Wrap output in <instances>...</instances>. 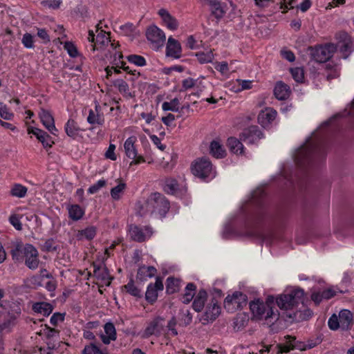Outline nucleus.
<instances>
[{
  "label": "nucleus",
  "instance_id": "50",
  "mask_svg": "<svg viewBox=\"0 0 354 354\" xmlns=\"http://www.w3.org/2000/svg\"><path fill=\"white\" fill-rule=\"evenodd\" d=\"M126 187V184L124 183H120L117 186L113 187L111 190V197L114 200H118L120 198V194L123 192V190Z\"/></svg>",
  "mask_w": 354,
  "mask_h": 354
},
{
  "label": "nucleus",
  "instance_id": "61",
  "mask_svg": "<svg viewBox=\"0 0 354 354\" xmlns=\"http://www.w3.org/2000/svg\"><path fill=\"white\" fill-rule=\"evenodd\" d=\"M106 185V181L104 180H100L97 182V183L90 187V194L96 193L100 188L104 187Z\"/></svg>",
  "mask_w": 354,
  "mask_h": 354
},
{
  "label": "nucleus",
  "instance_id": "59",
  "mask_svg": "<svg viewBox=\"0 0 354 354\" xmlns=\"http://www.w3.org/2000/svg\"><path fill=\"white\" fill-rule=\"evenodd\" d=\"M192 321V315L190 312L187 310L185 313H183L182 317V324H180L183 326H187L191 324Z\"/></svg>",
  "mask_w": 354,
  "mask_h": 354
},
{
  "label": "nucleus",
  "instance_id": "9",
  "mask_svg": "<svg viewBox=\"0 0 354 354\" xmlns=\"http://www.w3.org/2000/svg\"><path fill=\"white\" fill-rule=\"evenodd\" d=\"M337 44H335L342 53L343 57L346 59L353 51V41L351 37L346 32L341 31L335 34Z\"/></svg>",
  "mask_w": 354,
  "mask_h": 354
},
{
  "label": "nucleus",
  "instance_id": "45",
  "mask_svg": "<svg viewBox=\"0 0 354 354\" xmlns=\"http://www.w3.org/2000/svg\"><path fill=\"white\" fill-rule=\"evenodd\" d=\"M90 354H109L106 346H103L100 344L90 343Z\"/></svg>",
  "mask_w": 354,
  "mask_h": 354
},
{
  "label": "nucleus",
  "instance_id": "42",
  "mask_svg": "<svg viewBox=\"0 0 354 354\" xmlns=\"http://www.w3.org/2000/svg\"><path fill=\"white\" fill-rule=\"evenodd\" d=\"M27 190L25 186L21 184H15L11 189L10 194L13 196L23 198L26 195Z\"/></svg>",
  "mask_w": 354,
  "mask_h": 354
},
{
  "label": "nucleus",
  "instance_id": "25",
  "mask_svg": "<svg viewBox=\"0 0 354 354\" xmlns=\"http://www.w3.org/2000/svg\"><path fill=\"white\" fill-rule=\"evenodd\" d=\"M207 293L206 290L204 289H201L198 292L192 303L193 309L196 312H201L205 306V304L207 301Z\"/></svg>",
  "mask_w": 354,
  "mask_h": 354
},
{
  "label": "nucleus",
  "instance_id": "28",
  "mask_svg": "<svg viewBox=\"0 0 354 354\" xmlns=\"http://www.w3.org/2000/svg\"><path fill=\"white\" fill-rule=\"evenodd\" d=\"M227 146L232 153L236 154H242L243 152V145L241 140L234 137H230L227 139Z\"/></svg>",
  "mask_w": 354,
  "mask_h": 354
},
{
  "label": "nucleus",
  "instance_id": "44",
  "mask_svg": "<svg viewBox=\"0 0 354 354\" xmlns=\"http://www.w3.org/2000/svg\"><path fill=\"white\" fill-rule=\"evenodd\" d=\"M157 270L153 266H142L140 268L137 272V278L142 279V272H147V277L151 278L155 276Z\"/></svg>",
  "mask_w": 354,
  "mask_h": 354
},
{
  "label": "nucleus",
  "instance_id": "3",
  "mask_svg": "<svg viewBox=\"0 0 354 354\" xmlns=\"http://www.w3.org/2000/svg\"><path fill=\"white\" fill-rule=\"evenodd\" d=\"M136 207L137 213L141 216L156 214L165 217L170 208V203L164 195L155 192L151 194L144 203L138 202Z\"/></svg>",
  "mask_w": 354,
  "mask_h": 354
},
{
  "label": "nucleus",
  "instance_id": "29",
  "mask_svg": "<svg viewBox=\"0 0 354 354\" xmlns=\"http://www.w3.org/2000/svg\"><path fill=\"white\" fill-rule=\"evenodd\" d=\"M211 7V14L216 18L217 20H220L223 17L225 14V11L221 6V0H214L209 3Z\"/></svg>",
  "mask_w": 354,
  "mask_h": 354
},
{
  "label": "nucleus",
  "instance_id": "43",
  "mask_svg": "<svg viewBox=\"0 0 354 354\" xmlns=\"http://www.w3.org/2000/svg\"><path fill=\"white\" fill-rule=\"evenodd\" d=\"M24 247L22 244L18 243L15 248L11 250V254L13 260L21 261L24 259Z\"/></svg>",
  "mask_w": 354,
  "mask_h": 354
},
{
  "label": "nucleus",
  "instance_id": "60",
  "mask_svg": "<svg viewBox=\"0 0 354 354\" xmlns=\"http://www.w3.org/2000/svg\"><path fill=\"white\" fill-rule=\"evenodd\" d=\"M196 82V80L189 77V78H187V79H185L184 80H183L182 86L185 90H187V89L193 88Z\"/></svg>",
  "mask_w": 354,
  "mask_h": 354
},
{
  "label": "nucleus",
  "instance_id": "54",
  "mask_svg": "<svg viewBox=\"0 0 354 354\" xmlns=\"http://www.w3.org/2000/svg\"><path fill=\"white\" fill-rule=\"evenodd\" d=\"M22 44L27 48H32L33 45V37L30 33H26L22 38Z\"/></svg>",
  "mask_w": 354,
  "mask_h": 354
},
{
  "label": "nucleus",
  "instance_id": "22",
  "mask_svg": "<svg viewBox=\"0 0 354 354\" xmlns=\"http://www.w3.org/2000/svg\"><path fill=\"white\" fill-rule=\"evenodd\" d=\"M339 319L342 330H348L353 324V314L346 309L342 310L339 313Z\"/></svg>",
  "mask_w": 354,
  "mask_h": 354
},
{
  "label": "nucleus",
  "instance_id": "55",
  "mask_svg": "<svg viewBox=\"0 0 354 354\" xmlns=\"http://www.w3.org/2000/svg\"><path fill=\"white\" fill-rule=\"evenodd\" d=\"M65 313H55L50 317V322L53 326H57L59 322L64 320Z\"/></svg>",
  "mask_w": 354,
  "mask_h": 354
},
{
  "label": "nucleus",
  "instance_id": "27",
  "mask_svg": "<svg viewBox=\"0 0 354 354\" xmlns=\"http://www.w3.org/2000/svg\"><path fill=\"white\" fill-rule=\"evenodd\" d=\"M209 153L216 158H223L226 156V151L223 146L217 140L210 142Z\"/></svg>",
  "mask_w": 354,
  "mask_h": 354
},
{
  "label": "nucleus",
  "instance_id": "10",
  "mask_svg": "<svg viewBox=\"0 0 354 354\" xmlns=\"http://www.w3.org/2000/svg\"><path fill=\"white\" fill-rule=\"evenodd\" d=\"M146 37L156 50L163 46L166 40L164 32L156 26H151L147 28Z\"/></svg>",
  "mask_w": 354,
  "mask_h": 354
},
{
  "label": "nucleus",
  "instance_id": "4",
  "mask_svg": "<svg viewBox=\"0 0 354 354\" xmlns=\"http://www.w3.org/2000/svg\"><path fill=\"white\" fill-rule=\"evenodd\" d=\"M93 266V278L96 281H93V283L97 284V288L102 293L101 287L109 286L111 284V280L113 279L111 277L108 272L106 267L103 261L101 262H93L92 263Z\"/></svg>",
  "mask_w": 354,
  "mask_h": 354
},
{
  "label": "nucleus",
  "instance_id": "16",
  "mask_svg": "<svg viewBox=\"0 0 354 354\" xmlns=\"http://www.w3.org/2000/svg\"><path fill=\"white\" fill-rule=\"evenodd\" d=\"M164 286L160 277H157L155 283H151L147 286L145 293V299L151 304H153L158 298V291L162 290Z\"/></svg>",
  "mask_w": 354,
  "mask_h": 354
},
{
  "label": "nucleus",
  "instance_id": "57",
  "mask_svg": "<svg viewBox=\"0 0 354 354\" xmlns=\"http://www.w3.org/2000/svg\"><path fill=\"white\" fill-rule=\"evenodd\" d=\"M9 221L16 230H21L22 229V224L17 215H11Z\"/></svg>",
  "mask_w": 354,
  "mask_h": 354
},
{
  "label": "nucleus",
  "instance_id": "15",
  "mask_svg": "<svg viewBox=\"0 0 354 354\" xmlns=\"http://www.w3.org/2000/svg\"><path fill=\"white\" fill-rule=\"evenodd\" d=\"M152 229L149 226L141 228L137 225H131L129 228V234L131 238L137 242H143L152 234Z\"/></svg>",
  "mask_w": 354,
  "mask_h": 354
},
{
  "label": "nucleus",
  "instance_id": "23",
  "mask_svg": "<svg viewBox=\"0 0 354 354\" xmlns=\"http://www.w3.org/2000/svg\"><path fill=\"white\" fill-rule=\"evenodd\" d=\"M290 94V88L288 85L281 81L277 82L274 88V95L279 100L288 99Z\"/></svg>",
  "mask_w": 354,
  "mask_h": 354
},
{
  "label": "nucleus",
  "instance_id": "11",
  "mask_svg": "<svg viewBox=\"0 0 354 354\" xmlns=\"http://www.w3.org/2000/svg\"><path fill=\"white\" fill-rule=\"evenodd\" d=\"M135 137H130L126 140L124 144V148L126 156L133 160L130 162V166L138 165L145 162V158L142 156H138L137 149L135 145Z\"/></svg>",
  "mask_w": 354,
  "mask_h": 354
},
{
  "label": "nucleus",
  "instance_id": "37",
  "mask_svg": "<svg viewBox=\"0 0 354 354\" xmlns=\"http://www.w3.org/2000/svg\"><path fill=\"white\" fill-rule=\"evenodd\" d=\"M65 130L66 134L70 137H75L76 135L79 134V132L81 131L79 127H77L76 122L73 120H69L66 126Z\"/></svg>",
  "mask_w": 354,
  "mask_h": 354
},
{
  "label": "nucleus",
  "instance_id": "48",
  "mask_svg": "<svg viewBox=\"0 0 354 354\" xmlns=\"http://www.w3.org/2000/svg\"><path fill=\"white\" fill-rule=\"evenodd\" d=\"M127 60L138 66H144L146 65V60L144 57L138 55H130L127 56Z\"/></svg>",
  "mask_w": 354,
  "mask_h": 354
},
{
  "label": "nucleus",
  "instance_id": "7",
  "mask_svg": "<svg viewBox=\"0 0 354 354\" xmlns=\"http://www.w3.org/2000/svg\"><path fill=\"white\" fill-rule=\"evenodd\" d=\"M248 297L241 292L236 291L232 295H228L224 301V308L229 312L242 309L247 305Z\"/></svg>",
  "mask_w": 354,
  "mask_h": 354
},
{
  "label": "nucleus",
  "instance_id": "13",
  "mask_svg": "<svg viewBox=\"0 0 354 354\" xmlns=\"http://www.w3.org/2000/svg\"><path fill=\"white\" fill-rule=\"evenodd\" d=\"M37 249L31 244H26L24 247V258L26 266L30 270L38 268L39 260Z\"/></svg>",
  "mask_w": 354,
  "mask_h": 354
},
{
  "label": "nucleus",
  "instance_id": "20",
  "mask_svg": "<svg viewBox=\"0 0 354 354\" xmlns=\"http://www.w3.org/2000/svg\"><path fill=\"white\" fill-rule=\"evenodd\" d=\"M277 112L272 108H266L258 115V122L263 127H268L277 117Z\"/></svg>",
  "mask_w": 354,
  "mask_h": 354
},
{
  "label": "nucleus",
  "instance_id": "26",
  "mask_svg": "<svg viewBox=\"0 0 354 354\" xmlns=\"http://www.w3.org/2000/svg\"><path fill=\"white\" fill-rule=\"evenodd\" d=\"M158 14L162 17L164 23L169 29L172 30L177 29L178 26L177 20L173 17L167 10L160 9L158 11Z\"/></svg>",
  "mask_w": 354,
  "mask_h": 354
},
{
  "label": "nucleus",
  "instance_id": "21",
  "mask_svg": "<svg viewBox=\"0 0 354 354\" xmlns=\"http://www.w3.org/2000/svg\"><path fill=\"white\" fill-rule=\"evenodd\" d=\"M221 313V307L217 301L213 299L211 303L207 306L206 310L203 315V319L207 322L214 321Z\"/></svg>",
  "mask_w": 354,
  "mask_h": 354
},
{
  "label": "nucleus",
  "instance_id": "56",
  "mask_svg": "<svg viewBox=\"0 0 354 354\" xmlns=\"http://www.w3.org/2000/svg\"><path fill=\"white\" fill-rule=\"evenodd\" d=\"M0 116L4 120H10L13 117V114L8 111L6 105L0 103Z\"/></svg>",
  "mask_w": 354,
  "mask_h": 354
},
{
  "label": "nucleus",
  "instance_id": "32",
  "mask_svg": "<svg viewBox=\"0 0 354 354\" xmlns=\"http://www.w3.org/2000/svg\"><path fill=\"white\" fill-rule=\"evenodd\" d=\"M96 103V102H95ZM104 122L103 113L101 112V106L95 104V111L90 110V124H102Z\"/></svg>",
  "mask_w": 354,
  "mask_h": 354
},
{
  "label": "nucleus",
  "instance_id": "58",
  "mask_svg": "<svg viewBox=\"0 0 354 354\" xmlns=\"http://www.w3.org/2000/svg\"><path fill=\"white\" fill-rule=\"evenodd\" d=\"M115 149V145L113 144H110L107 151L105 153L106 158L111 160H115L117 157L114 152Z\"/></svg>",
  "mask_w": 354,
  "mask_h": 354
},
{
  "label": "nucleus",
  "instance_id": "6",
  "mask_svg": "<svg viewBox=\"0 0 354 354\" xmlns=\"http://www.w3.org/2000/svg\"><path fill=\"white\" fill-rule=\"evenodd\" d=\"M102 21H100L95 26V30H90V42L91 46L93 47V50H100L108 44L110 41L109 38L107 37L105 34L106 31L102 30Z\"/></svg>",
  "mask_w": 354,
  "mask_h": 354
},
{
  "label": "nucleus",
  "instance_id": "18",
  "mask_svg": "<svg viewBox=\"0 0 354 354\" xmlns=\"http://www.w3.org/2000/svg\"><path fill=\"white\" fill-rule=\"evenodd\" d=\"M181 51L180 44L172 37H169L166 47V55L178 59L181 57Z\"/></svg>",
  "mask_w": 354,
  "mask_h": 354
},
{
  "label": "nucleus",
  "instance_id": "34",
  "mask_svg": "<svg viewBox=\"0 0 354 354\" xmlns=\"http://www.w3.org/2000/svg\"><path fill=\"white\" fill-rule=\"evenodd\" d=\"M248 323V318L245 315L239 314L234 318L233 322V327L234 330L239 331L243 329Z\"/></svg>",
  "mask_w": 354,
  "mask_h": 354
},
{
  "label": "nucleus",
  "instance_id": "1",
  "mask_svg": "<svg viewBox=\"0 0 354 354\" xmlns=\"http://www.w3.org/2000/svg\"><path fill=\"white\" fill-rule=\"evenodd\" d=\"M304 290L296 288L276 298L270 295L265 303L259 299L251 301L250 308L254 317L258 319H264L267 324L272 325L279 318V311L274 307L275 304L281 310H292L300 303H304Z\"/></svg>",
  "mask_w": 354,
  "mask_h": 354
},
{
  "label": "nucleus",
  "instance_id": "64",
  "mask_svg": "<svg viewBox=\"0 0 354 354\" xmlns=\"http://www.w3.org/2000/svg\"><path fill=\"white\" fill-rule=\"evenodd\" d=\"M150 138L159 149L161 151H164L165 149L166 146L161 143L160 139L158 136L152 135L150 136Z\"/></svg>",
  "mask_w": 354,
  "mask_h": 354
},
{
  "label": "nucleus",
  "instance_id": "17",
  "mask_svg": "<svg viewBox=\"0 0 354 354\" xmlns=\"http://www.w3.org/2000/svg\"><path fill=\"white\" fill-rule=\"evenodd\" d=\"M163 318L158 317L151 321L145 328L142 337L144 338H148L150 336L155 335L160 336L164 328V326L162 324Z\"/></svg>",
  "mask_w": 354,
  "mask_h": 354
},
{
  "label": "nucleus",
  "instance_id": "30",
  "mask_svg": "<svg viewBox=\"0 0 354 354\" xmlns=\"http://www.w3.org/2000/svg\"><path fill=\"white\" fill-rule=\"evenodd\" d=\"M180 281L173 277H169L166 281V293L168 295H172L177 292L180 290Z\"/></svg>",
  "mask_w": 354,
  "mask_h": 354
},
{
  "label": "nucleus",
  "instance_id": "46",
  "mask_svg": "<svg viewBox=\"0 0 354 354\" xmlns=\"http://www.w3.org/2000/svg\"><path fill=\"white\" fill-rule=\"evenodd\" d=\"M28 133H32L36 138L41 142L43 145L45 138H48V133L44 131L39 129L38 128L32 127L28 129Z\"/></svg>",
  "mask_w": 354,
  "mask_h": 354
},
{
  "label": "nucleus",
  "instance_id": "35",
  "mask_svg": "<svg viewBox=\"0 0 354 354\" xmlns=\"http://www.w3.org/2000/svg\"><path fill=\"white\" fill-rule=\"evenodd\" d=\"M113 86L118 88L120 93H123L124 95L129 97H133V95L129 91L128 84L122 79H117L113 82Z\"/></svg>",
  "mask_w": 354,
  "mask_h": 354
},
{
  "label": "nucleus",
  "instance_id": "31",
  "mask_svg": "<svg viewBox=\"0 0 354 354\" xmlns=\"http://www.w3.org/2000/svg\"><path fill=\"white\" fill-rule=\"evenodd\" d=\"M196 292V286L194 283H189L185 287V293L182 297L184 304H189L194 298Z\"/></svg>",
  "mask_w": 354,
  "mask_h": 354
},
{
  "label": "nucleus",
  "instance_id": "49",
  "mask_svg": "<svg viewBox=\"0 0 354 354\" xmlns=\"http://www.w3.org/2000/svg\"><path fill=\"white\" fill-rule=\"evenodd\" d=\"M291 75L297 82H302L304 79V73L302 68L296 67L290 69Z\"/></svg>",
  "mask_w": 354,
  "mask_h": 354
},
{
  "label": "nucleus",
  "instance_id": "51",
  "mask_svg": "<svg viewBox=\"0 0 354 354\" xmlns=\"http://www.w3.org/2000/svg\"><path fill=\"white\" fill-rule=\"evenodd\" d=\"M64 48L67 51L70 57H76L78 55L77 49L73 42L66 41L64 45Z\"/></svg>",
  "mask_w": 354,
  "mask_h": 354
},
{
  "label": "nucleus",
  "instance_id": "53",
  "mask_svg": "<svg viewBox=\"0 0 354 354\" xmlns=\"http://www.w3.org/2000/svg\"><path fill=\"white\" fill-rule=\"evenodd\" d=\"M104 332H105L104 335H109V336L113 337V339H116V338H117L116 330H115V328L113 323L108 322V323L105 324V325L104 326Z\"/></svg>",
  "mask_w": 354,
  "mask_h": 354
},
{
  "label": "nucleus",
  "instance_id": "40",
  "mask_svg": "<svg viewBox=\"0 0 354 354\" xmlns=\"http://www.w3.org/2000/svg\"><path fill=\"white\" fill-rule=\"evenodd\" d=\"M180 102L177 97L174 98L170 102H164L162 104V109L164 111H171L174 112L179 111Z\"/></svg>",
  "mask_w": 354,
  "mask_h": 354
},
{
  "label": "nucleus",
  "instance_id": "12",
  "mask_svg": "<svg viewBox=\"0 0 354 354\" xmlns=\"http://www.w3.org/2000/svg\"><path fill=\"white\" fill-rule=\"evenodd\" d=\"M263 138V133L258 126H250L240 134V140L246 144H256Z\"/></svg>",
  "mask_w": 354,
  "mask_h": 354
},
{
  "label": "nucleus",
  "instance_id": "36",
  "mask_svg": "<svg viewBox=\"0 0 354 354\" xmlns=\"http://www.w3.org/2000/svg\"><path fill=\"white\" fill-rule=\"evenodd\" d=\"M123 288L129 294L136 298H141L142 297L141 290L134 285V282L132 279H131L128 283L124 285Z\"/></svg>",
  "mask_w": 354,
  "mask_h": 354
},
{
  "label": "nucleus",
  "instance_id": "41",
  "mask_svg": "<svg viewBox=\"0 0 354 354\" xmlns=\"http://www.w3.org/2000/svg\"><path fill=\"white\" fill-rule=\"evenodd\" d=\"M59 248L56 241L53 239H48L45 241L44 244L41 245V250L46 252H56Z\"/></svg>",
  "mask_w": 354,
  "mask_h": 354
},
{
  "label": "nucleus",
  "instance_id": "63",
  "mask_svg": "<svg viewBox=\"0 0 354 354\" xmlns=\"http://www.w3.org/2000/svg\"><path fill=\"white\" fill-rule=\"evenodd\" d=\"M120 30H123L125 35H130L133 32L135 27L133 24L127 23L120 27Z\"/></svg>",
  "mask_w": 354,
  "mask_h": 354
},
{
  "label": "nucleus",
  "instance_id": "38",
  "mask_svg": "<svg viewBox=\"0 0 354 354\" xmlns=\"http://www.w3.org/2000/svg\"><path fill=\"white\" fill-rule=\"evenodd\" d=\"M266 196L263 189L258 188L252 193V203L261 207L263 205V200Z\"/></svg>",
  "mask_w": 354,
  "mask_h": 354
},
{
  "label": "nucleus",
  "instance_id": "52",
  "mask_svg": "<svg viewBox=\"0 0 354 354\" xmlns=\"http://www.w3.org/2000/svg\"><path fill=\"white\" fill-rule=\"evenodd\" d=\"M328 325L330 329L333 330H335L338 329L339 328H341V325L339 322V317L333 314L328 319Z\"/></svg>",
  "mask_w": 354,
  "mask_h": 354
},
{
  "label": "nucleus",
  "instance_id": "19",
  "mask_svg": "<svg viewBox=\"0 0 354 354\" xmlns=\"http://www.w3.org/2000/svg\"><path fill=\"white\" fill-rule=\"evenodd\" d=\"M39 118L44 126L53 135L56 134L57 129L55 126L54 118L50 113L41 109L39 113Z\"/></svg>",
  "mask_w": 354,
  "mask_h": 354
},
{
  "label": "nucleus",
  "instance_id": "8",
  "mask_svg": "<svg viewBox=\"0 0 354 354\" xmlns=\"http://www.w3.org/2000/svg\"><path fill=\"white\" fill-rule=\"evenodd\" d=\"M192 171L195 176L205 180L212 174V164L208 158L203 157L195 161Z\"/></svg>",
  "mask_w": 354,
  "mask_h": 354
},
{
  "label": "nucleus",
  "instance_id": "14",
  "mask_svg": "<svg viewBox=\"0 0 354 354\" xmlns=\"http://www.w3.org/2000/svg\"><path fill=\"white\" fill-rule=\"evenodd\" d=\"M287 339L284 344H277L278 353H288L291 350L297 349L299 351H306V343L297 340L295 337L287 335L285 337Z\"/></svg>",
  "mask_w": 354,
  "mask_h": 354
},
{
  "label": "nucleus",
  "instance_id": "39",
  "mask_svg": "<svg viewBox=\"0 0 354 354\" xmlns=\"http://www.w3.org/2000/svg\"><path fill=\"white\" fill-rule=\"evenodd\" d=\"M178 189V183L174 178H169L165 180L164 191L169 194H174Z\"/></svg>",
  "mask_w": 354,
  "mask_h": 354
},
{
  "label": "nucleus",
  "instance_id": "5",
  "mask_svg": "<svg viewBox=\"0 0 354 354\" xmlns=\"http://www.w3.org/2000/svg\"><path fill=\"white\" fill-rule=\"evenodd\" d=\"M311 59L319 63L327 62L337 50L334 44L328 43L324 46L309 48Z\"/></svg>",
  "mask_w": 354,
  "mask_h": 354
},
{
  "label": "nucleus",
  "instance_id": "2",
  "mask_svg": "<svg viewBox=\"0 0 354 354\" xmlns=\"http://www.w3.org/2000/svg\"><path fill=\"white\" fill-rule=\"evenodd\" d=\"M324 156L325 150L322 142H313L311 138H308L306 142L297 150L294 159L299 167H305Z\"/></svg>",
  "mask_w": 354,
  "mask_h": 354
},
{
  "label": "nucleus",
  "instance_id": "62",
  "mask_svg": "<svg viewBox=\"0 0 354 354\" xmlns=\"http://www.w3.org/2000/svg\"><path fill=\"white\" fill-rule=\"evenodd\" d=\"M76 239L78 241H81L84 239L88 240V227H86L82 230H78L76 234Z\"/></svg>",
  "mask_w": 354,
  "mask_h": 354
},
{
  "label": "nucleus",
  "instance_id": "47",
  "mask_svg": "<svg viewBox=\"0 0 354 354\" xmlns=\"http://www.w3.org/2000/svg\"><path fill=\"white\" fill-rule=\"evenodd\" d=\"M196 56L198 62L201 64L211 62L214 58V55L212 51L207 53L199 52L196 53Z\"/></svg>",
  "mask_w": 354,
  "mask_h": 354
},
{
  "label": "nucleus",
  "instance_id": "24",
  "mask_svg": "<svg viewBox=\"0 0 354 354\" xmlns=\"http://www.w3.org/2000/svg\"><path fill=\"white\" fill-rule=\"evenodd\" d=\"M53 308L52 304L44 301L36 302L33 304L32 306V310L35 313L41 314L45 317L49 316L52 313Z\"/></svg>",
  "mask_w": 354,
  "mask_h": 354
},
{
  "label": "nucleus",
  "instance_id": "33",
  "mask_svg": "<svg viewBox=\"0 0 354 354\" xmlns=\"http://www.w3.org/2000/svg\"><path fill=\"white\" fill-rule=\"evenodd\" d=\"M69 218L73 221L80 220L84 215V210L78 205H71L68 207Z\"/></svg>",
  "mask_w": 354,
  "mask_h": 354
}]
</instances>
